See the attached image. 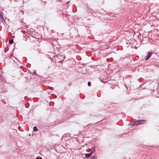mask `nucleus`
Returning a JSON list of instances; mask_svg holds the SVG:
<instances>
[{
  "label": "nucleus",
  "instance_id": "1",
  "mask_svg": "<svg viewBox=\"0 0 159 159\" xmlns=\"http://www.w3.org/2000/svg\"><path fill=\"white\" fill-rule=\"evenodd\" d=\"M146 121V120H141L137 121L134 124H131V125H134L135 124L136 125L142 124L145 123Z\"/></svg>",
  "mask_w": 159,
  "mask_h": 159
},
{
  "label": "nucleus",
  "instance_id": "2",
  "mask_svg": "<svg viewBox=\"0 0 159 159\" xmlns=\"http://www.w3.org/2000/svg\"><path fill=\"white\" fill-rule=\"evenodd\" d=\"M152 54V52H148V56L147 57L146 60H147L148 59H149L150 57Z\"/></svg>",
  "mask_w": 159,
  "mask_h": 159
},
{
  "label": "nucleus",
  "instance_id": "3",
  "mask_svg": "<svg viewBox=\"0 0 159 159\" xmlns=\"http://www.w3.org/2000/svg\"><path fill=\"white\" fill-rule=\"evenodd\" d=\"M93 152H91L89 154H85L84 155L85 156V157H90L92 155Z\"/></svg>",
  "mask_w": 159,
  "mask_h": 159
},
{
  "label": "nucleus",
  "instance_id": "4",
  "mask_svg": "<svg viewBox=\"0 0 159 159\" xmlns=\"http://www.w3.org/2000/svg\"><path fill=\"white\" fill-rule=\"evenodd\" d=\"M0 19H1V20L2 22H4L5 21L4 19L3 18V17L2 16V14L0 12Z\"/></svg>",
  "mask_w": 159,
  "mask_h": 159
},
{
  "label": "nucleus",
  "instance_id": "5",
  "mask_svg": "<svg viewBox=\"0 0 159 159\" xmlns=\"http://www.w3.org/2000/svg\"><path fill=\"white\" fill-rule=\"evenodd\" d=\"M34 131H36L38 130V129L36 126H34Z\"/></svg>",
  "mask_w": 159,
  "mask_h": 159
},
{
  "label": "nucleus",
  "instance_id": "6",
  "mask_svg": "<svg viewBox=\"0 0 159 159\" xmlns=\"http://www.w3.org/2000/svg\"><path fill=\"white\" fill-rule=\"evenodd\" d=\"M13 40L12 39V40H10L9 41V43L11 44H12L13 43Z\"/></svg>",
  "mask_w": 159,
  "mask_h": 159
},
{
  "label": "nucleus",
  "instance_id": "7",
  "mask_svg": "<svg viewBox=\"0 0 159 159\" xmlns=\"http://www.w3.org/2000/svg\"><path fill=\"white\" fill-rule=\"evenodd\" d=\"M88 86H90V85H91V82H88Z\"/></svg>",
  "mask_w": 159,
  "mask_h": 159
},
{
  "label": "nucleus",
  "instance_id": "8",
  "mask_svg": "<svg viewBox=\"0 0 159 159\" xmlns=\"http://www.w3.org/2000/svg\"><path fill=\"white\" fill-rule=\"evenodd\" d=\"M36 159H42V158L41 157L39 158V157H37Z\"/></svg>",
  "mask_w": 159,
  "mask_h": 159
},
{
  "label": "nucleus",
  "instance_id": "9",
  "mask_svg": "<svg viewBox=\"0 0 159 159\" xmlns=\"http://www.w3.org/2000/svg\"><path fill=\"white\" fill-rule=\"evenodd\" d=\"M91 159H94V158L93 157H92Z\"/></svg>",
  "mask_w": 159,
  "mask_h": 159
},
{
  "label": "nucleus",
  "instance_id": "10",
  "mask_svg": "<svg viewBox=\"0 0 159 159\" xmlns=\"http://www.w3.org/2000/svg\"><path fill=\"white\" fill-rule=\"evenodd\" d=\"M14 37H15V36H13V38H14Z\"/></svg>",
  "mask_w": 159,
  "mask_h": 159
}]
</instances>
